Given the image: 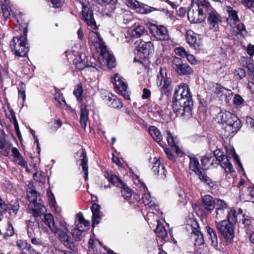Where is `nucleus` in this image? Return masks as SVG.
<instances>
[{
	"instance_id": "1",
	"label": "nucleus",
	"mask_w": 254,
	"mask_h": 254,
	"mask_svg": "<svg viewBox=\"0 0 254 254\" xmlns=\"http://www.w3.org/2000/svg\"><path fill=\"white\" fill-rule=\"evenodd\" d=\"M172 100L173 111L177 116L184 119L191 117L193 101L188 85L182 83L176 87Z\"/></svg>"
},
{
	"instance_id": "2",
	"label": "nucleus",
	"mask_w": 254,
	"mask_h": 254,
	"mask_svg": "<svg viewBox=\"0 0 254 254\" xmlns=\"http://www.w3.org/2000/svg\"><path fill=\"white\" fill-rule=\"evenodd\" d=\"M92 36L95 38L93 43L97 50L100 52L99 58V64L101 68H112L115 66V59L114 56L107 49L105 43L101 38L98 32H92Z\"/></svg>"
},
{
	"instance_id": "3",
	"label": "nucleus",
	"mask_w": 254,
	"mask_h": 254,
	"mask_svg": "<svg viewBox=\"0 0 254 254\" xmlns=\"http://www.w3.org/2000/svg\"><path fill=\"white\" fill-rule=\"evenodd\" d=\"M27 45L26 37L22 36L14 37L10 42V48L16 56L24 57L27 55L29 50Z\"/></svg>"
},
{
	"instance_id": "4",
	"label": "nucleus",
	"mask_w": 254,
	"mask_h": 254,
	"mask_svg": "<svg viewBox=\"0 0 254 254\" xmlns=\"http://www.w3.org/2000/svg\"><path fill=\"white\" fill-rule=\"evenodd\" d=\"M216 227L219 233L223 236L228 244H231L233 241L235 236L234 228L231 222L226 220L220 222L215 221Z\"/></svg>"
},
{
	"instance_id": "5",
	"label": "nucleus",
	"mask_w": 254,
	"mask_h": 254,
	"mask_svg": "<svg viewBox=\"0 0 254 254\" xmlns=\"http://www.w3.org/2000/svg\"><path fill=\"white\" fill-rule=\"evenodd\" d=\"M189 165L190 169L198 176L201 181L207 183L208 185L212 184L211 180L207 176L205 171L200 168V164L197 159L194 157L190 156Z\"/></svg>"
},
{
	"instance_id": "6",
	"label": "nucleus",
	"mask_w": 254,
	"mask_h": 254,
	"mask_svg": "<svg viewBox=\"0 0 254 254\" xmlns=\"http://www.w3.org/2000/svg\"><path fill=\"white\" fill-rule=\"evenodd\" d=\"M172 63L173 68L179 75H188L193 72L192 68L179 57H174Z\"/></svg>"
},
{
	"instance_id": "7",
	"label": "nucleus",
	"mask_w": 254,
	"mask_h": 254,
	"mask_svg": "<svg viewBox=\"0 0 254 254\" xmlns=\"http://www.w3.org/2000/svg\"><path fill=\"white\" fill-rule=\"evenodd\" d=\"M112 82L114 84V87L118 94L123 96L126 100H129V95L127 89V85L125 81V79L119 74L114 75Z\"/></svg>"
},
{
	"instance_id": "8",
	"label": "nucleus",
	"mask_w": 254,
	"mask_h": 254,
	"mask_svg": "<svg viewBox=\"0 0 254 254\" xmlns=\"http://www.w3.org/2000/svg\"><path fill=\"white\" fill-rule=\"evenodd\" d=\"M213 154L216 158L215 164H220L226 172L231 173L234 171L232 165L229 162L228 157L224 155L220 149L214 150Z\"/></svg>"
},
{
	"instance_id": "9",
	"label": "nucleus",
	"mask_w": 254,
	"mask_h": 254,
	"mask_svg": "<svg viewBox=\"0 0 254 254\" xmlns=\"http://www.w3.org/2000/svg\"><path fill=\"white\" fill-rule=\"evenodd\" d=\"M157 84L158 86H162L160 91L162 94H167L170 90V78L167 76L166 70L162 68H160L159 73L157 77Z\"/></svg>"
},
{
	"instance_id": "10",
	"label": "nucleus",
	"mask_w": 254,
	"mask_h": 254,
	"mask_svg": "<svg viewBox=\"0 0 254 254\" xmlns=\"http://www.w3.org/2000/svg\"><path fill=\"white\" fill-rule=\"evenodd\" d=\"M150 32L151 35L157 40H168L169 39L168 30L163 26L152 25L150 28Z\"/></svg>"
},
{
	"instance_id": "11",
	"label": "nucleus",
	"mask_w": 254,
	"mask_h": 254,
	"mask_svg": "<svg viewBox=\"0 0 254 254\" xmlns=\"http://www.w3.org/2000/svg\"><path fill=\"white\" fill-rule=\"evenodd\" d=\"M198 225L196 222H193L191 225H187L186 228L191 230L190 238L194 241V245L200 246L204 243L203 236L197 229Z\"/></svg>"
},
{
	"instance_id": "12",
	"label": "nucleus",
	"mask_w": 254,
	"mask_h": 254,
	"mask_svg": "<svg viewBox=\"0 0 254 254\" xmlns=\"http://www.w3.org/2000/svg\"><path fill=\"white\" fill-rule=\"evenodd\" d=\"M82 18L86 22L89 28L91 30L97 29L95 19L93 17V11L87 6H83L81 11Z\"/></svg>"
},
{
	"instance_id": "13",
	"label": "nucleus",
	"mask_w": 254,
	"mask_h": 254,
	"mask_svg": "<svg viewBox=\"0 0 254 254\" xmlns=\"http://www.w3.org/2000/svg\"><path fill=\"white\" fill-rule=\"evenodd\" d=\"M188 17L191 22L201 23L205 19V15L204 14L201 13L193 2L191 7L188 10Z\"/></svg>"
},
{
	"instance_id": "14",
	"label": "nucleus",
	"mask_w": 254,
	"mask_h": 254,
	"mask_svg": "<svg viewBox=\"0 0 254 254\" xmlns=\"http://www.w3.org/2000/svg\"><path fill=\"white\" fill-rule=\"evenodd\" d=\"M135 44L137 51L145 56H149L154 52V47L150 41H144L139 39L135 42Z\"/></svg>"
},
{
	"instance_id": "15",
	"label": "nucleus",
	"mask_w": 254,
	"mask_h": 254,
	"mask_svg": "<svg viewBox=\"0 0 254 254\" xmlns=\"http://www.w3.org/2000/svg\"><path fill=\"white\" fill-rule=\"evenodd\" d=\"M206 18H207L209 28L214 31H217L219 29V24L222 21L221 16L220 14L215 10H214Z\"/></svg>"
},
{
	"instance_id": "16",
	"label": "nucleus",
	"mask_w": 254,
	"mask_h": 254,
	"mask_svg": "<svg viewBox=\"0 0 254 254\" xmlns=\"http://www.w3.org/2000/svg\"><path fill=\"white\" fill-rule=\"evenodd\" d=\"M75 64L77 69L79 70L86 69V68L91 67L92 68L91 71H94L98 70V68L93 65L91 63H89L87 61L86 56L84 54H80L75 60Z\"/></svg>"
},
{
	"instance_id": "17",
	"label": "nucleus",
	"mask_w": 254,
	"mask_h": 254,
	"mask_svg": "<svg viewBox=\"0 0 254 254\" xmlns=\"http://www.w3.org/2000/svg\"><path fill=\"white\" fill-rule=\"evenodd\" d=\"M241 127V123L240 120L234 124H226L222 129V133L225 137H232Z\"/></svg>"
},
{
	"instance_id": "18",
	"label": "nucleus",
	"mask_w": 254,
	"mask_h": 254,
	"mask_svg": "<svg viewBox=\"0 0 254 254\" xmlns=\"http://www.w3.org/2000/svg\"><path fill=\"white\" fill-rule=\"evenodd\" d=\"M127 5L140 13L146 14L153 11H159L160 8L146 5L145 6H140L138 1L135 0H128Z\"/></svg>"
},
{
	"instance_id": "19",
	"label": "nucleus",
	"mask_w": 254,
	"mask_h": 254,
	"mask_svg": "<svg viewBox=\"0 0 254 254\" xmlns=\"http://www.w3.org/2000/svg\"><path fill=\"white\" fill-rule=\"evenodd\" d=\"M59 233L57 234L59 235L61 243L67 249L73 251H76L77 249L74 245V242L71 241L70 237L67 235L68 232L62 231L61 229H59Z\"/></svg>"
},
{
	"instance_id": "20",
	"label": "nucleus",
	"mask_w": 254,
	"mask_h": 254,
	"mask_svg": "<svg viewBox=\"0 0 254 254\" xmlns=\"http://www.w3.org/2000/svg\"><path fill=\"white\" fill-rule=\"evenodd\" d=\"M194 2L201 13L204 14L205 15V18L208 14L215 10L207 0H195Z\"/></svg>"
},
{
	"instance_id": "21",
	"label": "nucleus",
	"mask_w": 254,
	"mask_h": 254,
	"mask_svg": "<svg viewBox=\"0 0 254 254\" xmlns=\"http://www.w3.org/2000/svg\"><path fill=\"white\" fill-rule=\"evenodd\" d=\"M217 118L221 121L222 123H225V124H234L239 120L235 114L227 111L219 112L218 114Z\"/></svg>"
},
{
	"instance_id": "22",
	"label": "nucleus",
	"mask_w": 254,
	"mask_h": 254,
	"mask_svg": "<svg viewBox=\"0 0 254 254\" xmlns=\"http://www.w3.org/2000/svg\"><path fill=\"white\" fill-rule=\"evenodd\" d=\"M244 217L243 214V211L241 209H239L236 210L234 209H231L228 212L227 215L228 221L233 223L240 222L242 218Z\"/></svg>"
},
{
	"instance_id": "23",
	"label": "nucleus",
	"mask_w": 254,
	"mask_h": 254,
	"mask_svg": "<svg viewBox=\"0 0 254 254\" xmlns=\"http://www.w3.org/2000/svg\"><path fill=\"white\" fill-rule=\"evenodd\" d=\"M153 161L151 162L152 164L151 170L155 175L159 176L161 179H164L166 177L164 166L161 165L160 161L156 159V158H153Z\"/></svg>"
},
{
	"instance_id": "24",
	"label": "nucleus",
	"mask_w": 254,
	"mask_h": 254,
	"mask_svg": "<svg viewBox=\"0 0 254 254\" xmlns=\"http://www.w3.org/2000/svg\"><path fill=\"white\" fill-rule=\"evenodd\" d=\"M186 39L190 45L195 50L198 49L202 45L201 39L197 37L196 34L193 33L191 34L190 33H188Z\"/></svg>"
},
{
	"instance_id": "25",
	"label": "nucleus",
	"mask_w": 254,
	"mask_h": 254,
	"mask_svg": "<svg viewBox=\"0 0 254 254\" xmlns=\"http://www.w3.org/2000/svg\"><path fill=\"white\" fill-rule=\"evenodd\" d=\"M29 206L32 210L33 215L36 217H41L44 215L46 212V208L44 205L41 203V201H38L36 203L29 204Z\"/></svg>"
},
{
	"instance_id": "26",
	"label": "nucleus",
	"mask_w": 254,
	"mask_h": 254,
	"mask_svg": "<svg viewBox=\"0 0 254 254\" xmlns=\"http://www.w3.org/2000/svg\"><path fill=\"white\" fill-rule=\"evenodd\" d=\"M92 212V226L94 227L96 225L99 223L101 217L102 216L100 211V206L96 203H94L91 208Z\"/></svg>"
},
{
	"instance_id": "27",
	"label": "nucleus",
	"mask_w": 254,
	"mask_h": 254,
	"mask_svg": "<svg viewBox=\"0 0 254 254\" xmlns=\"http://www.w3.org/2000/svg\"><path fill=\"white\" fill-rule=\"evenodd\" d=\"M28 187L27 190V197L28 201L30 202L29 204L36 203L38 201H41L40 196L38 195L33 186L30 185Z\"/></svg>"
},
{
	"instance_id": "28",
	"label": "nucleus",
	"mask_w": 254,
	"mask_h": 254,
	"mask_svg": "<svg viewBox=\"0 0 254 254\" xmlns=\"http://www.w3.org/2000/svg\"><path fill=\"white\" fill-rule=\"evenodd\" d=\"M77 153L80 154V159L81 161V165L85 175V180H88V167L87 165L88 159L86 156V151L84 149L82 148L78 151Z\"/></svg>"
},
{
	"instance_id": "29",
	"label": "nucleus",
	"mask_w": 254,
	"mask_h": 254,
	"mask_svg": "<svg viewBox=\"0 0 254 254\" xmlns=\"http://www.w3.org/2000/svg\"><path fill=\"white\" fill-rule=\"evenodd\" d=\"M43 221L54 233H59V229L56 226L53 215L50 213L44 215Z\"/></svg>"
},
{
	"instance_id": "30",
	"label": "nucleus",
	"mask_w": 254,
	"mask_h": 254,
	"mask_svg": "<svg viewBox=\"0 0 254 254\" xmlns=\"http://www.w3.org/2000/svg\"><path fill=\"white\" fill-rule=\"evenodd\" d=\"M77 220L75 222V227L84 231L89 228L90 223L89 221L86 220L81 213H78L76 215Z\"/></svg>"
},
{
	"instance_id": "31",
	"label": "nucleus",
	"mask_w": 254,
	"mask_h": 254,
	"mask_svg": "<svg viewBox=\"0 0 254 254\" xmlns=\"http://www.w3.org/2000/svg\"><path fill=\"white\" fill-rule=\"evenodd\" d=\"M202 207L208 212L214 208V200L210 195L204 196L202 198Z\"/></svg>"
},
{
	"instance_id": "32",
	"label": "nucleus",
	"mask_w": 254,
	"mask_h": 254,
	"mask_svg": "<svg viewBox=\"0 0 254 254\" xmlns=\"http://www.w3.org/2000/svg\"><path fill=\"white\" fill-rule=\"evenodd\" d=\"M149 132L155 141L159 143L163 139L159 129L155 126H151L149 128Z\"/></svg>"
},
{
	"instance_id": "33",
	"label": "nucleus",
	"mask_w": 254,
	"mask_h": 254,
	"mask_svg": "<svg viewBox=\"0 0 254 254\" xmlns=\"http://www.w3.org/2000/svg\"><path fill=\"white\" fill-rule=\"evenodd\" d=\"M210 90L212 92L215 94L222 93L224 95L229 94L231 92L230 90H229L219 84L212 83L210 85Z\"/></svg>"
},
{
	"instance_id": "34",
	"label": "nucleus",
	"mask_w": 254,
	"mask_h": 254,
	"mask_svg": "<svg viewBox=\"0 0 254 254\" xmlns=\"http://www.w3.org/2000/svg\"><path fill=\"white\" fill-rule=\"evenodd\" d=\"M105 176L108 180V181L113 185L120 188L124 187V183L117 175H110L109 173H107Z\"/></svg>"
},
{
	"instance_id": "35",
	"label": "nucleus",
	"mask_w": 254,
	"mask_h": 254,
	"mask_svg": "<svg viewBox=\"0 0 254 254\" xmlns=\"http://www.w3.org/2000/svg\"><path fill=\"white\" fill-rule=\"evenodd\" d=\"M38 222H33L31 221H27V233L29 237H33V234L39 231Z\"/></svg>"
},
{
	"instance_id": "36",
	"label": "nucleus",
	"mask_w": 254,
	"mask_h": 254,
	"mask_svg": "<svg viewBox=\"0 0 254 254\" xmlns=\"http://www.w3.org/2000/svg\"><path fill=\"white\" fill-rule=\"evenodd\" d=\"M206 229L211 240L212 246L217 249L218 247V239L216 232L209 226L206 227Z\"/></svg>"
},
{
	"instance_id": "37",
	"label": "nucleus",
	"mask_w": 254,
	"mask_h": 254,
	"mask_svg": "<svg viewBox=\"0 0 254 254\" xmlns=\"http://www.w3.org/2000/svg\"><path fill=\"white\" fill-rule=\"evenodd\" d=\"M80 124L83 128H85L87 125V122L88 120V110L86 106H84L81 108L80 111Z\"/></svg>"
},
{
	"instance_id": "38",
	"label": "nucleus",
	"mask_w": 254,
	"mask_h": 254,
	"mask_svg": "<svg viewBox=\"0 0 254 254\" xmlns=\"http://www.w3.org/2000/svg\"><path fill=\"white\" fill-rule=\"evenodd\" d=\"M11 146L12 144L6 141L4 138H0V149L2 150L1 153L3 155L5 156L8 155Z\"/></svg>"
},
{
	"instance_id": "39",
	"label": "nucleus",
	"mask_w": 254,
	"mask_h": 254,
	"mask_svg": "<svg viewBox=\"0 0 254 254\" xmlns=\"http://www.w3.org/2000/svg\"><path fill=\"white\" fill-rule=\"evenodd\" d=\"M146 31L143 26L138 25L131 31V35L133 37L138 38L144 34Z\"/></svg>"
},
{
	"instance_id": "40",
	"label": "nucleus",
	"mask_w": 254,
	"mask_h": 254,
	"mask_svg": "<svg viewBox=\"0 0 254 254\" xmlns=\"http://www.w3.org/2000/svg\"><path fill=\"white\" fill-rule=\"evenodd\" d=\"M155 232L157 235L161 238L164 239L167 236V231L162 224L158 223Z\"/></svg>"
},
{
	"instance_id": "41",
	"label": "nucleus",
	"mask_w": 254,
	"mask_h": 254,
	"mask_svg": "<svg viewBox=\"0 0 254 254\" xmlns=\"http://www.w3.org/2000/svg\"><path fill=\"white\" fill-rule=\"evenodd\" d=\"M83 231H84V229H79L77 227L72 230V236L75 241L79 242L81 241L83 238L82 232Z\"/></svg>"
},
{
	"instance_id": "42",
	"label": "nucleus",
	"mask_w": 254,
	"mask_h": 254,
	"mask_svg": "<svg viewBox=\"0 0 254 254\" xmlns=\"http://www.w3.org/2000/svg\"><path fill=\"white\" fill-rule=\"evenodd\" d=\"M226 150L227 155L230 156V157L231 156V157H233L234 159H235V160L237 162L239 165L241 167H242V164L240 162V160L238 156L235 152V149H234V148L231 147H226Z\"/></svg>"
},
{
	"instance_id": "43",
	"label": "nucleus",
	"mask_w": 254,
	"mask_h": 254,
	"mask_svg": "<svg viewBox=\"0 0 254 254\" xmlns=\"http://www.w3.org/2000/svg\"><path fill=\"white\" fill-rule=\"evenodd\" d=\"M1 10L3 17L5 19L10 17L12 13L10 6L7 3H3L1 4Z\"/></svg>"
},
{
	"instance_id": "44",
	"label": "nucleus",
	"mask_w": 254,
	"mask_h": 254,
	"mask_svg": "<svg viewBox=\"0 0 254 254\" xmlns=\"http://www.w3.org/2000/svg\"><path fill=\"white\" fill-rule=\"evenodd\" d=\"M214 204L216 210L226 209L227 207V204L223 200L220 199H215Z\"/></svg>"
},
{
	"instance_id": "45",
	"label": "nucleus",
	"mask_w": 254,
	"mask_h": 254,
	"mask_svg": "<svg viewBox=\"0 0 254 254\" xmlns=\"http://www.w3.org/2000/svg\"><path fill=\"white\" fill-rule=\"evenodd\" d=\"M9 207L6 203L0 197V221L2 218V215L5 213Z\"/></svg>"
},
{
	"instance_id": "46",
	"label": "nucleus",
	"mask_w": 254,
	"mask_h": 254,
	"mask_svg": "<svg viewBox=\"0 0 254 254\" xmlns=\"http://www.w3.org/2000/svg\"><path fill=\"white\" fill-rule=\"evenodd\" d=\"M10 208L9 207V214L11 216H14L17 214L19 208V204L17 201L14 202L13 204H10Z\"/></svg>"
},
{
	"instance_id": "47",
	"label": "nucleus",
	"mask_w": 254,
	"mask_h": 254,
	"mask_svg": "<svg viewBox=\"0 0 254 254\" xmlns=\"http://www.w3.org/2000/svg\"><path fill=\"white\" fill-rule=\"evenodd\" d=\"M233 103L237 107H242L244 100L243 97L239 94H236L233 100Z\"/></svg>"
},
{
	"instance_id": "48",
	"label": "nucleus",
	"mask_w": 254,
	"mask_h": 254,
	"mask_svg": "<svg viewBox=\"0 0 254 254\" xmlns=\"http://www.w3.org/2000/svg\"><path fill=\"white\" fill-rule=\"evenodd\" d=\"M82 93L83 88L81 85L77 86L76 89L73 91L74 95L76 96L77 100L80 102L82 101Z\"/></svg>"
},
{
	"instance_id": "49",
	"label": "nucleus",
	"mask_w": 254,
	"mask_h": 254,
	"mask_svg": "<svg viewBox=\"0 0 254 254\" xmlns=\"http://www.w3.org/2000/svg\"><path fill=\"white\" fill-rule=\"evenodd\" d=\"M241 220L243 221V224L244 225L246 231L252 229V219L249 216H247L245 217L244 216V217L242 218Z\"/></svg>"
},
{
	"instance_id": "50",
	"label": "nucleus",
	"mask_w": 254,
	"mask_h": 254,
	"mask_svg": "<svg viewBox=\"0 0 254 254\" xmlns=\"http://www.w3.org/2000/svg\"><path fill=\"white\" fill-rule=\"evenodd\" d=\"M212 158H213V157L211 156H208V155L204 156L201 160L202 165L203 166L205 167L207 165H208L209 163H210V164L211 165H213V164H215L214 162V159H213L212 161L211 160Z\"/></svg>"
},
{
	"instance_id": "51",
	"label": "nucleus",
	"mask_w": 254,
	"mask_h": 254,
	"mask_svg": "<svg viewBox=\"0 0 254 254\" xmlns=\"http://www.w3.org/2000/svg\"><path fill=\"white\" fill-rule=\"evenodd\" d=\"M14 233V229L12 224L10 223H8L7 225L6 232L4 234L3 238L5 239H6L7 237H9L10 236H13Z\"/></svg>"
},
{
	"instance_id": "52",
	"label": "nucleus",
	"mask_w": 254,
	"mask_h": 254,
	"mask_svg": "<svg viewBox=\"0 0 254 254\" xmlns=\"http://www.w3.org/2000/svg\"><path fill=\"white\" fill-rule=\"evenodd\" d=\"M227 11L229 13V17L231 18L234 21H239V17L237 15V12L233 10L231 7L227 8Z\"/></svg>"
},
{
	"instance_id": "53",
	"label": "nucleus",
	"mask_w": 254,
	"mask_h": 254,
	"mask_svg": "<svg viewBox=\"0 0 254 254\" xmlns=\"http://www.w3.org/2000/svg\"><path fill=\"white\" fill-rule=\"evenodd\" d=\"M14 161L16 162L19 166L26 168V170H28L27 162L24 159L21 155L19 156L18 158H15Z\"/></svg>"
},
{
	"instance_id": "54",
	"label": "nucleus",
	"mask_w": 254,
	"mask_h": 254,
	"mask_svg": "<svg viewBox=\"0 0 254 254\" xmlns=\"http://www.w3.org/2000/svg\"><path fill=\"white\" fill-rule=\"evenodd\" d=\"M166 132L167 134V140L168 144L172 147L175 146L176 144L173 136L168 130H166Z\"/></svg>"
},
{
	"instance_id": "55",
	"label": "nucleus",
	"mask_w": 254,
	"mask_h": 254,
	"mask_svg": "<svg viewBox=\"0 0 254 254\" xmlns=\"http://www.w3.org/2000/svg\"><path fill=\"white\" fill-rule=\"evenodd\" d=\"M110 106L115 108H119L123 106V104L121 100L116 97L115 99L112 101V103H110Z\"/></svg>"
},
{
	"instance_id": "56",
	"label": "nucleus",
	"mask_w": 254,
	"mask_h": 254,
	"mask_svg": "<svg viewBox=\"0 0 254 254\" xmlns=\"http://www.w3.org/2000/svg\"><path fill=\"white\" fill-rule=\"evenodd\" d=\"M142 202L145 205H149V207H151L152 205L151 203V198L150 195L148 193H145L144 195L142 197Z\"/></svg>"
},
{
	"instance_id": "57",
	"label": "nucleus",
	"mask_w": 254,
	"mask_h": 254,
	"mask_svg": "<svg viewBox=\"0 0 254 254\" xmlns=\"http://www.w3.org/2000/svg\"><path fill=\"white\" fill-rule=\"evenodd\" d=\"M175 53L176 55L185 58L188 54L185 49L183 47L177 48L175 49Z\"/></svg>"
},
{
	"instance_id": "58",
	"label": "nucleus",
	"mask_w": 254,
	"mask_h": 254,
	"mask_svg": "<svg viewBox=\"0 0 254 254\" xmlns=\"http://www.w3.org/2000/svg\"><path fill=\"white\" fill-rule=\"evenodd\" d=\"M116 97V96L109 93L107 95L105 96L103 100L105 103L110 106V103H111L112 101H113Z\"/></svg>"
},
{
	"instance_id": "59",
	"label": "nucleus",
	"mask_w": 254,
	"mask_h": 254,
	"mask_svg": "<svg viewBox=\"0 0 254 254\" xmlns=\"http://www.w3.org/2000/svg\"><path fill=\"white\" fill-rule=\"evenodd\" d=\"M235 75L238 76L237 78L241 79L246 76V72L243 68H239L235 69Z\"/></svg>"
},
{
	"instance_id": "60",
	"label": "nucleus",
	"mask_w": 254,
	"mask_h": 254,
	"mask_svg": "<svg viewBox=\"0 0 254 254\" xmlns=\"http://www.w3.org/2000/svg\"><path fill=\"white\" fill-rule=\"evenodd\" d=\"M122 194L126 197H130L131 195V190L127 187H125V185L122 187Z\"/></svg>"
},
{
	"instance_id": "61",
	"label": "nucleus",
	"mask_w": 254,
	"mask_h": 254,
	"mask_svg": "<svg viewBox=\"0 0 254 254\" xmlns=\"http://www.w3.org/2000/svg\"><path fill=\"white\" fill-rule=\"evenodd\" d=\"M6 117L10 120V122H14L15 120H17L15 115V113L12 110L9 111L8 113H5Z\"/></svg>"
},
{
	"instance_id": "62",
	"label": "nucleus",
	"mask_w": 254,
	"mask_h": 254,
	"mask_svg": "<svg viewBox=\"0 0 254 254\" xmlns=\"http://www.w3.org/2000/svg\"><path fill=\"white\" fill-rule=\"evenodd\" d=\"M242 3L248 8L254 7V0H241Z\"/></svg>"
},
{
	"instance_id": "63",
	"label": "nucleus",
	"mask_w": 254,
	"mask_h": 254,
	"mask_svg": "<svg viewBox=\"0 0 254 254\" xmlns=\"http://www.w3.org/2000/svg\"><path fill=\"white\" fill-rule=\"evenodd\" d=\"M225 209H219L216 210V215L215 218L218 219H222L224 216V211Z\"/></svg>"
},
{
	"instance_id": "64",
	"label": "nucleus",
	"mask_w": 254,
	"mask_h": 254,
	"mask_svg": "<svg viewBox=\"0 0 254 254\" xmlns=\"http://www.w3.org/2000/svg\"><path fill=\"white\" fill-rule=\"evenodd\" d=\"M50 1L55 7H60L64 3V0H50Z\"/></svg>"
}]
</instances>
